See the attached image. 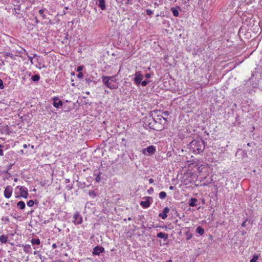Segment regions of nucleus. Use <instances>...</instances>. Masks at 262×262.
I'll use <instances>...</instances> for the list:
<instances>
[{
    "label": "nucleus",
    "instance_id": "f257e3e1",
    "mask_svg": "<svg viewBox=\"0 0 262 262\" xmlns=\"http://www.w3.org/2000/svg\"><path fill=\"white\" fill-rule=\"evenodd\" d=\"M116 76H103L102 80L104 85L111 90L116 89L118 88V84L116 82Z\"/></svg>",
    "mask_w": 262,
    "mask_h": 262
},
{
    "label": "nucleus",
    "instance_id": "f03ea898",
    "mask_svg": "<svg viewBox=\"0 0 262 262\" xmlns=\"http://www.w3.org/2000/svg\"><path fill=\"white\" fill-rule=\"evenodd\" d=\"M190 148L195 154H200L202 152L205 148L203 141L193 140L190 143Z\"/></svg>",
    "mask_w": 262,
    "mask_h": 262
},
{
    "label": "nucleus",
    "instance_id": "7ed1b4c3",
    "mask_svg": "<svg viewBox=\"0 0 262 262\" xmlns=\"http://www.w3.org/2000/svg\"><path fill=\"white\" fill-rule=\"evenodd\" d=\"M15 189L16 190H19L20 197H22L24 199H27L28 198L29 193L27 187L22 186H17Z\"/></svg>",
    "mask_w": 262,
    "mask_h": 262
},
{
    "label": "nucleus",
    "instance_id": "20e7f679",
    "mask_svg": "<svg viewBox=\"0 0 262 262\" xmlns=\"http://www.w3.org/2000/svg\"><path fill=\"white\" fill-rule=\"evenodd\" d=\"M73 219V220L72 222L75 225H80L82 224L83 222V217L78 211H76L74 213Z\"/></svg>",
    "mask_w": 262,
    "mask_h": 262
},
{
    "label": "nucleus",
    "instance_id": "39448f33",
    "mask_svg": "<svg viewBox=\"0 0 262 262\" xmlns=\"http://www.w3.org/2000/svg\"><path fill=\"white\" fill-rule=\"evenodd\" d=\"M13 188L11 186L8 185L5 188L4 195L6 199H9L12 196Z\"/></svg>",
    "mask_w": 262,
    "mask_h": 262
},
{
    "label": "nucleus",
    "instance_id": "423d86ee",
    "mask_svg": "<svg viewBox=\"0 0 262 262\" xmlns=\"http://www.w3.org/2000/svg\"><path fill=\"white\" fill-rule=\"evenodd\" d=\"M156 147L153 145L148 146L147 148H143L142 150V152L143 155H146V152L149 154H154L156 152Z\"/></svg>",
    "mask_w": 262,
    "mask_h": 262
},
{
    "label": "nucleus",
    "instance_id": "0eeeda50",
    "mask_svg": "<svg viewBox=\"0 0 262 262\" xmlns=\"http://www.w3.org/2000/svg\"><path fill=\"white\" fill-rule=\"evenodd\" d=\"M143 78V75L141 74V72H137L135 74L134 82L135 83L138 85L140 84L141 81Z\"/></svg>",
    "mask_w": 262,
    "mask_h": 262
},
{
    "label": "nucleus",
    "instance_id": "6e6552de",
    "mask_svg": "<svg viewBox=\"0 0 262 262\" xmlns=\"http://www.w3.org/2000/svg\"><path fill=\"white\" fill-rule=\"evenodd\" d=\"M53 101V105L56 108H58L63 105V102L61 100H59L57 97H54L52 98Z\"/></svg>",
    "mask_w": 262,
    "mask_h": 262
},
{
    "label": "nucleus",
    "instance_id": "1a4fd4ad",
    "mask_svg": "<svg viewBox=\"0 0 262 262\" xmlns=\"http://www.w3.org/2000/svg\"><path fill=\"white\" fill-rule=\"evenodd\" d=\"M104 248L101 246H96L93 249V254L96 255H99L100 253L104 252Z\"/></svg>",
    "mask_w": 262,
    "mask_h": 262
},
{
    "label": "nucleus",
    "instance_id": "9d476101",
    "mask_svg": "<svg viewBox=\"0 0 262 262\" xmlns=\"http://www.w3.org/2000/svg\"><path fill=\"white\" fill-rule=\"evenodd\" d=\"M147 200L144 201H141L140 203V205L144 208H147L150 206V203L149 199L150 198L149 196L146 197Z\"/></svg>",
    "mask_w": 262,
    "mask_h": 262
},
{
    "label": "nucleus",
    "instance_id": "9b49d317",
    "mask_svg": "<svg viewBox=\"0 0 262 262\" xmlns=\"http://www.w3.org/2000/svg\"><path fill=\"white\" fill-rule=\"evenodd\" d=\"M169 212V208L167 207H166L163 209L162 213H160L159 216L160 217H161V218L162 219L164 220L167 217V213H168Z\"/></svg>",
    "mask_w": 262,
    "mask_h": 262
},
{
    "label": "nucleus",
    "instance_id": "f8f14e48",
    "mask_svg": "<svg viewBox=\"0 0 262 262\" xmlns=\"http://www.w3.org/2000/svg\"><path fill=\"white\" fill-rule=\"evenodd\" d=\"M98 5L102 10H104L106 8L105 0H98Z\"/></svg>",
    "mask_w": 262,
    "mask_h": 262
},
{
    "label": "nucleus",
    "instance_id": "ddd939ff",
    "mask_svg": "<svg viewBox=\"0 0 262 262\" xmlns=\"http://www.w3.org/2000/svg\"><path fill=\"white\" fill-rule=\"evenodd\" d=\"M23 247L25 252L28 254H31L32 253V249L30 245H23Z\"/></svg>",
    "mask_w": 262,
    "mask_h": 262
},
{
    "label": "nucleus",
    "instance_id": "4468645a",
    "mask_svg": "<svg viewBox=\"0 0 262 262\" xmlns=\"http://www.w3.org/2000/svg\"><path fill=\"white\" fill-rule=\"evenodd\" d=\"M157 237L166 240L168 238V234L163 232H159L157 234Z\"/></svg>",
    "mask_w": 262,
    "mask_h": 262
},
{
    "label": "nucleus",
    "instance_id": "2eb2a0df",
    "mask_svg": "<svg viewBox=\"0 0 262 262\" xmlns=\"http://www.w3.org/2000/svg\"><path fill=\"white\" fill-rule=\"evenodd\" d=\"M17 207L21 210L25 209L26 207L25 202L23 201H19L17 203Z\"/></svg>",
    "mask_w": 262,
    "mask_h": 262
},
{
    "label": "nucleus",
    "instance_id": "dca6fc26",
    "mask_svg": "<svg viewBox=\"0 0 262 262\" xmlns=\"http://www.w3.org/2000/svg\"><path fill=\"white\" fill-rule=\"evenodd\" d=\"M22 75H24V76L22 77V79L24 80H25L27 78L30 77L31 75V73L30 72L28 71H25Z\"/></svg>",
    "mask_w": 262,
    "mask_h": 262
},
{
    "label": "nucleus",
    "instance_id": "f3484780",
    "mask_svg": "<svg viewBox=\"0 0 262 262\" xmlns=\"http://www.w3.org/2000/svg\"><path fill=\"white\" fill-rule=\"evenodd\" d=\"M197 202V200L195 198H191L190 201L189 205L191 207H194L196 206V202Z\"/></svg>",
    "mask_w": 262,
    "mask_h": 262
},
{
    "label": "nucleus",
    "instance_id": "a211bd4d",
    "mask_svg": "<svg viewBox=\"0 0 262 262\" xmlns=\"http://www.w3.org/2000/svg\"><path fill=\"white\" fill-rule=\"evenodd\" d=\"M8 236H5L4 235H2L0 236V241L2 243H6L8 241Z\"/></svg>",
    "mask_w": 262,
    "mask_h": 262
},
{
    "label": "nucleus",
    "instance_id": "6ab92c4d",
    "mask_svg": "<svg viewBox=\"0 0 262 262\" xmlns=\"http://www.w3.org/2000/svg\"><path fill=\"white\" fill-rule=\"evenodd\" d=\"M31 243L32 245H39L40 244V241L39 238H32L31 240Z\"/></svg>",
    "mask_w": 262,
    "mask_h": 262
},
{
    "label": "nucleus",
    "instance_id": "aec40b11",
    "mask_svg": "<svg viewBox=\"0 0 262 262\" xmlns=\"http://www.w3.org/2000/svg\"><path fill=\"white\" fill-rule=\"evenodd\" d=\"M171 12H172L173 16H176V17L179 16V13L178 10L176 8L172 7L171 9Z\"/></svg>",
    "mask_w": 262,
    "mask_h": 262
},
{
    "label": "nucleus",
    "instance_id": "412c9836",
    "mask_svg": "<svg viewBox=\"0 0 262 262\" xmlns=\"http://www.w3.org/2000/svg\"><path fill=\"white\" fill-rule=\"evenodd\" d=\"M40 78V76L38 74L33 75L31 77V80L34 82L39 81Z\"/></svg>",
    "mask_w": 262,
    "mask_h": 262
},
{
    "label": "nucleus",
    "instance_id": "4be33fe9",
    "mask_svg": "<svg viewBox=\"0 0 262 262\" xmlns=\"http://www.w3.org/2000/svg\"><path fill=\"white\" fill-rule=\"evenodd\" d=\"M196 232L202 235L204 233V230L201 227L199 226L196 228Z\"/></svg>",
    "mask_w": 262,
    "mask_h": 262
},
{
    "label": "nucleus",
    "instance_id": "5701e85b",
    "mask_svg": "<svg viewBox=\"0 0 262 262\" xmlns=\"http://www.w3.org/2000/svg\"><path fill=\"white\" fill-rule=\"evenodd\" d=\"M159 198L161 199H164L166 197V193L165 191H161L159 193Z\"/></svg>",
    "mask_w": 262,
    "mask_h": 262
},
{
    "label": "nucleus",
    "instance_id": "b1692460",
    "mask_svg": "<svg viewBox=\"0 0 262 262\" xmlns=\"http://www.w3.org/2000/svg\"><path fill=\"white\" fill-rule=\"evenodd\" d=\"M27 204L28 206L32 207L34 204V202L33 200H29L28 202H27Z\"/></svg>",
    "mask_w": 262,
    "mask_h": 262
},
{
    "label": "nucleus",
    "instance_id": "393cba45",
    "mask_svg": "<svg viewBox=\"0 0 262 262\" xmlns=\"http://www.w3.org/2000/svg\"><path fill=\"white\" fill-rule=\"evenodd\" d=\"M44 10L43 9H40L39 10V13L40 14V15L42 17V18H45V15H44Z\"/></svg>",
    "mask_w": 262,
    "mask_h": 262
},
{
    "label": "nucleus",
    "instance_id": "a878e982",
    "mask_svg": "<svg viewBox=\"0 0 262 262\" xmlns=\"http://www.w3.org/2000/svg\"><path fill=\"white\" fill-rule=\"evenodd\" d=\"M259 258V256L257 254H254L253 257H252V258L251 259V260H255V261H256Z\"/></svg>",
    "mask_w": 262,
    "mask_h": 262
},
{
    "label": "nucleus",
    "instance_id": "bb28decb",
    "mask_svg": "<svg viewBox=\"0 0 262 262\" xmlns=\"http://www.w3.org/2000/svg\"><path fill=\"white\" fill-rule=\"evenodd\" d=\"M4 88V85L3 80L0 79V89L3 90Z\"/></svg>",
    "mask_w": 262,
    "mask_h": 262
},
{
    "label": "nucleus",
    "instance_id": "cd10ccee",
    "mask_svg": "<svg viewBox=\"0 0 262 262\" xmlns=\"http://www.w3.org/2000/svg\"><path fill=\"white\" fill-rule=\"evenodd\" d=\"M146 12V14L148 15H151L153 13L152 11L150 9H147Z\"/></svg>",
    "mask_w": 262,
    "mask_h": 262
},
{
    "label": "nucleus",
    "instance_id": "c85d7f7f",
    "mask_svg": "<svg viewBox=\"0 0 262 262\" xmlns=\"http://www.w3.org/2000/svg\"><path fill=\"white\" fill-rule=\"evenodd\" d=\"M140 84H141L142 86H145L147 84V81L145 80L141 81Z\"/></svg>",
    "mask_w": 262,
    "mask_h": 262
},
{
    "label": "nucleus",
    "instance_id": "c756f323",
    "mask_svg": "<svg viewBox=\"0 0 262 262\" xmlns=\"http://www.w3.org/2000/svg\"><path fill=\"white\" fill-rule=\"evenodd\" d=\"M4 156V151L2 149H0V156Z\"/></svg>",
    "mask_w": 262,
    "mask_h": 262
},
{
    "label": "nucleus",
    "instance_id": "7c9ffc66",
    "mask_svg": "<svg viewBox=\"0 0 262 262\" xmlns=\"http://www.w3.org/2000/svg\"><path fill=\"white\" fill-rule=\"evenodd\" d=\"M154 182V180L153 179L151 178V179H150L149 180V183L150 184H152V183H153Z\"/></svg>",
    "mask_w": 262,
    "mask_h": 262
},
{
    "label": "nucleus",
    "instance_id": "2f4dec72",
    "mask_svg": "<svg viewBox=\"0 0 262 262\" xmlns=\"http://www.w3.org/2000/svg\"><path fill=\"white\" fill-rule=\"evenodd\" d=\"M190 0H183V3L184 4H186L187 3H189Z\"/></svg>",
    "mask_w": 262,
    "mask_h": 262
},
{
    "label": "nucleus",
    "instance_id": "473e14b6",
    "mask_svg": "<svg viewBox=\"0 0 262 262\" xmlns=\"http://www.w3.org/2000/svg\"><path fill=\"white\" fill-rule=\"evenodd\" d=\"M150 76H150V74H149V73H147V74H146L145 75V77H146V78H150Z\"/></svg>",
    "mask_w": 262,
    "mask_h": 262
},
{
    "label": "nucleus",
    "instance_id": "72a5a7b5",
    "mask_svg": "<svg viewBox=\"0 0 262 262\" xmlns=\"http://www.w3.org/2000/svg\"><path fill=\"white\" fill-rule=\"evenodd\" d=\"M82 69V67H78V68H77V71L79 72V71H81Z\"/></svg>",
    "mask_w": 262,
    "mask_h": 262
},
{
    "label": "nucleus",
    "instance_id": "f704fd0d",
    "mask_svg": "<svg viewBox=\"0 0 262 262\" xmlns=\"http://www.w3.org/2000/svg\"><path fill=\"white\" fill-rule=\"evenodd\" d=\"M52 247L53 249H55L57 247V245L56 244H53Z\"/></svg>",
    "mask_w": 262,
    "mask_h": 262
},
{
    "label": "nucleus",
    "instance_id": "c9c22d12",
    "mask_svg": "<svg viewBox=\"0 0 262 262\" xmlns=\"http://www.w3.org/2000/svg\"><path fill=\"white\" fill-rule=\"evenodd\" d=\"M78 77H82L83 76V74L82 73H79L78 75Z\"/></svg>",
    "mask_w": 262,
    "mask_h": 262
},
{
    "label": "nucleus",
    "instance_id": "e433bc0d",
    "mask_svg": "<svg viewBox=\"0 0 262 262\" xmlns=\"http://www.w3.org/2000/svg\"><path fill=\"white\" fill-rule=\"evenodd\" d=\"M28 147V145L26 144H25L23 145L24 148H27Z\"/></svg>",
    "mask_w": 262,
    "mask_h": 262
},
{
    "label": "nucleus",
    "instance_id": "4c0bfd02",
    "mask_svg": "<svg viewBox=\"0 0 262 262\" xmlns=\"http://www.w3.org/2000/svg\"><path fill=\"white\" fill-rule=\"evenodd\" d=\"M202 166H203V165H201V166H199V167H198V170H199V171H201V170H202L201 167H202Z\"/></svg>",
    "mask_w": 262,
    "mask_h": 262
},
{
    "label": "nucleus",
    "instance_id": "58836bf2",
    "mask_svg": "<svg viewBox=\"0 0 262 262\" xmlns=\"http://www.w3.org/2000/svg\"><path fill=\"white\" fill-rule=\"evenodd\" d=\"M164 114L165 115H168V111L164 112Z\"/></svg>",
    "mask_w": 262,
    "mask_h": 262
},
{
    "label": "nucleus",
    "instance_id": "ea45409f",
    "mask_svg": "<svg viewBox=\"0 0 262 262\" xmlns=\"http://www.w3.org/2000/svg\"><path fill=\"white\" fill-rule=\"evenodd\" d=\"M173 188H174V187H173V186H170L169 187V189H170V190H173Z\"/></svg>",
    "mask_w": 262,
    "mask_h": 262
},
{
    "label": "nucleus",
    "instance_id": "a19ab883",
    "mask_svg": "<svg viewBox=\"0 0 262 262\" xmlns=\"http://www.w3.org/2000/svg\"><path fill=\"white\" fill-rule=\"evenodd\" d=\"M242 226L243 227H245V222H243V224H242Z\"/></svg>",
    "mask_w": 262,
    "mask_h": 262
},
{
    "label": "nucleus",
    "instance_id": "79ce46f5",
    "mask_svg": "<svg viewBox=\"0 0 262 262\" xmlns=\"http://www.w3.org/2000/svg\"><path fill=\"white\" fill-rule=\"evenodd\" d=\"M29 146H31V148L32 149H34V145H29Z\"/></svg>",
    "mask_w": 262,
    "mask_h": 262
},
{
    "label": "nucleus",
    "instance_id": "37998d69",
    "mask_svg": "<svg viewBox=\"0 0 262 262\" xmlns=\"http://www.w3.org/2000/svg\"><path fill=\"white\" fill-rule=\"evenodd\" d=\"M250 262H258V261H255V260H251H251H250Z\"/></svg>",
    "mask_w": 262,
    "mask_h": 262
},
{
    "label": "nucleus",
    "instance_id": "c03bdc74",
    "mask_svg": "<svg viewBox=\"0 0 262 262\" xmlns=\"http://www.w3.org/2000/svg\"><path fill=\"white\" fill-rule=\"evenodd\" d=\"M3 147H4V146L0 144V149H1V148H3Z\"/></svg>",
    "mask_w": 262,
    "mask_h": 262
},
{
    "label": "nucleus",
    "instance_id": "a18cd8bd",
    "mask_svg": "<svg viewBox=\"0 0 262 262\" xmlns=\"http://www.w3.org/2000/svg\"><path fill=\"white\" fill-rule=\"evenodd\" d=\"M29 59H30L31 62H32V57H29Z\"/></svg>",
    "mask_w": 262,
    "mask_h": 262
},
{
    "label": "nucleus",
    "instance_id": "49530a36",
    "mask_svg": "<svg viewBox=\"0 0 262 262\" xmlns=\"http://www.w3.org/2000/svg\"><path fill=\"white\" fill-rule=\"evenodd\" d=\"M14 180L15 182H17L18 179L17 178H15Z\"/></svg>",
    "mask_w": 262,
    "mask_h": 262
},
{
    "label": "nucleus",
    "instance_id": "de8ad7c7",
    "mask_svg": "<svg viewBox=\"0 0 262 262\" xmlns=\"http://www.w3.org/2000/svg\"><path fill=\"white\" fill-rule=\"evenodd\" d=\"M0 139H1L2 141L5 140L4 138H1Z\"/></svg>",
    "mask_w": 262,
    "mask_h": 262
},
{
    "label": "nucleus",
    "instance_id": "09e8293b",
    "mask_svg": "<svg viewBox=\"0 0 262 262\" xmlns=\"http://www.w3.org/2000/svg\"><path fill=\"white\" fill-rule=\"evenodd\" d=\"M131 220H132L131 217H129L128 218V220L130 221Z\"/></svg>",
    "mask_w": 262,
    "mask_h": 262
},
{
    "label": "nucleus",
    "instance_id": "8fccbe9b",
    "mask_svg": "<svg viewBox=\"0 0 262 262\" xmlns=\"http://www.w3.org/2000/svg\"><path fill=\"white\" fill-rule=\"evenodd\" d=\"M34 254H36V251H34Z\"/></svg>",
    "mask_w": 262,
    "mask_h": 262
},
{
    "label": "nucleus",
    "instance_id": "3c124183",
    "mask_svg": "<svg viewBox=\"0 0 262 262\" xmlns=\"http://www.w3.org/2000/svg\"><path fill=\"white\" fill-rule=\"evenodd\" d=\"M130 0H127V2L129 3V2L130 1Z\"/></svg>",
    "mask_w": 262,
    "mask_h": 262
}]
</instances>
